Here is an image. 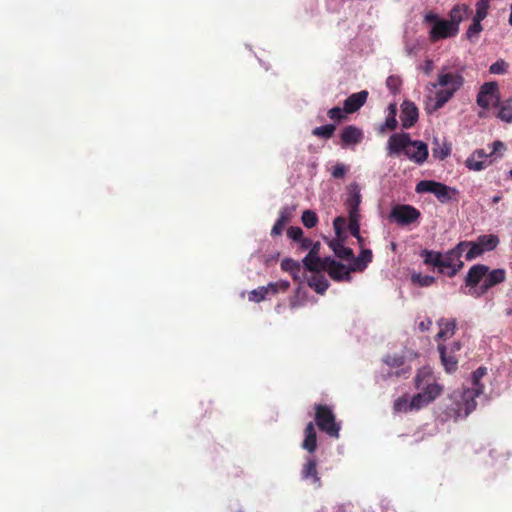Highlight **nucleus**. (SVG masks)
I'll return each instance as SVG.
<instances>
[{"label":"nucleus","instance_id":"nucleus-39","mask_svg":"<svg viewBox=\"0 0 512 512\" xmlns=\"http://www.w3.org/2000/svg\"><path fill=\"white\" fill-rule=\"evenodd\" d=\"M490 0H477L474 18L484 20L487 17Z\"/></svg>","mask_w":512,"mask_h":512},{"label":"nucleus","instance_id":"nucleus-52","mask_svg":"<svg viewBox=\"0 0 512 512\" xmlns=\"http://www.w3.org/2000/svg\"><path fill=\"white\" fill-rule=\"evenodd\" d=\"M297 263L298 261H295L291 258H284L281 261V269L285 272L290 273L295 268Z\"/></svg>","mask_w":512,"mask_h":512},{"label":"nucleus","instance_id":"nucleus-42","mask_svg":"<svg viewBox=\"0 0 512 512\" xmlns=\"http://www.w3.org/2000/svg\"><path fill=\"white\" fill-rule=\"evenodd\" d=\"M267 296H269L267 288H265V286H260L249 293V300L251 302L259 303L265 300Z\"/></svg>","mask_w":512,"mask_h":512},{"label":"nucleus","instance_id":"nucleus-29","mask_svg":"<svg viewBox=\"0 0 512 512\" xmlns=\"http://www.w3.org/2000/svg\"><path fill=\"white\" fill-rule=\"evenodd\" d=\"M437 324L439 326V332L436 336L437 339L447 338L454 335L457 326L456 319L441 318L438 320Z\"/></svg>","mask_w":512,"mask_h":512},{"label":"nucleus","instance_id":"nucleus-45","mask_svg":"<svg viewBox=\"0 0 512 512\" xmlns=\"http://www.w3.org/2000/svg\"><path fill=\"white\" fill-rule=\"evenodd\" d=\"M490 147L491 151L490 153L487 154L491 155V159H493V162L498 158L502 157L503 151L505 150V144L502 141L496 140L490 145Z\"/></svg>","mask_w":512,"mask_h":512},{"label":"nucleus","instance_id":"nucleus-22","mask_svg":"<svg viewBox=\"0 0 512 512\" xmlns=\"http://www.w3.org/2000/svg\"><path fill=\"white\" fill-rule=\"evenodd\" d=\"M319 247V243L314 244L313 248L309 251V253L303 258L302 262L304 268L310 272H319L324 268V264L320 257L317 255V249Z\"/></svg>","mask_w":512,"mask_h":512},{"label":"nucleus","instance_id":"nucleus-59","mask_svg":"<svg viewBox=\"0 0 512 512\" xmlns=\"http://www.w3.org/2000/svg\"><path fill=\"white\" fill-rule=\"evenodd\" d=\"M500 199H501V197H500V196H498V195H496V196H494V197L492 198V202H493V203H497V202H499V201H500Z\"/></svg>","mask_w":512,"mask_h":512},{"label":"nucleus","instance_id":"nucleus-2","mask_svg":"<svg viewBox=\"0 0 512 512\" xmlns=\"http://www.w3.org/2000/svg\"><path fill=\"white\" fill-rule=\"evenodd\" d=\"M487 374L486 367H479L471 375L472 387L455 390L449 395L450 403L444 411L447 419L466 418L477 406L476 398L484 392L481 379Z\"/></svg>","mask_w":512,"mask_h":512},{"label":"nucleus","instance_id":"nucleus-14","mask_svg":"<svg viewBox=\"0 0 512 512\" xmlns=\"http://www.w3.org/2000/svg\"><path fill=\"white\" fill-rule=\"evenodd\" d=\"M301 479L312 484L316 489L321 488L322 482L317 470V460L313 456L305 459V463L301 469Z\"/></svg>","mask_w":512,"mask_h":512},{"label":"nucleus","instance_id":"nucleus-18","mask_svg":"<svg viewBox=\"0 0 512 512\" xmlns=\"http://www.w3.org/2000/svg\"><path fill=\"white\" fill-rule=\"evenodd\" d=\"M418 116V108L413 102L404 101L402 103L400 120L403 128L409 129L414 126L418 120Z\"/></svg>","mask_w":512,"mask_h":512},{"label":"nucleus","instance_id":"nucleus-56","mask_svg":"<svg viewBox=\"0 0 512 512\" xmlns=\"http://www.w3.org/2000/svg\"><path fill=\"white\" fill-rule=\"evenodd\" d=\"M446 348L448 349V352H450V353H457L461 349V344H460V342L455 341V342L447 345Z\"/></svg>","mask_w":512,"mask_h":512},{"label":"nucleus","instance_id":"nucleus-50","mask_svg":"<svg viewBox=\"0 0 512 512\" xmlns=\"http://www.w3.org/2000/svg\"><path fill=\"white\" fill-rule=\"evenodd\" d=\"M346 173L347 167L342 163L336 164L335 166H333L331 170V175L335 179L343 178L346 175Z\"/></svg>","mask_w":512,"mask_h":512},{"label":"nucleus","instance_id":"nucleus-55","mask_svg":"<svg viewBox=\"0 0 512 512\" xmlns=\"http://www.w3.org/2000/svg\"><path fill=\"white\" fill-rule=\"evenodd\" d=\"M265 288H267V293L269 295H275L277 294L278 292H280V289L278 288V286L276 285L275 282H270L268 283Z\"/></svg>","mask_w":512,"mask_h":512},{"label":"nucleus","instance_id":"nucleus-35","mask_svg":"<svg viewBox=\"0 0 512 512\" xmlns=\"http://www.w3.org/2000/svg\"><path fill=\"white\" fill-rule=\"evenodd\" d=\"M360 219L361 215H349V223L347 225L351 235L356 238L359 243L363 240L360 234Z\"/></svg>","mask_w":512,"mask_h":512},{"label":"nucleus","instance_id":"nucleus-31","mask_svg":"<svg viewBox=\"0 0 512 512\" xmlns=\"http://www.w3.org/2000/svg\"><path fill=\"white\" fill-rule=\"evenodd\" d=\"M476 242L483 253L494 250L499 245V238L494 234H484L477 237Z\"/></svg>","mask_w":512,"mask_h":512},{"label":"nucleus","instance_id":"nucleus-16","mask_svg":"<svg viewBox=\"0 0 512 512\" xmlns=\"http://www.w3.org/2000/svg\"><path fill=\"white\" fill-rule=\"evenodd\" d=\"M341 146L343 148L353 147L359 144L363 137V130L355 125H347L345 126L339 135Z\"/></svg>","mask_w":512,"mask_h":512},{"label":"nucleus","instance_id":"nucleus-34","mask_svg":"<svg viewBox=\"0 0 512 512\" xmlns=\"http://www.w3.org/2000/svg\"><path fill=\"white\" fill-rule=\"evenodd\" d=\"M306 281L319 294H323L329 286L328 280L323 275L313 274L311 277H307Z\"/></svg>","mask_w":512,"mask_h":512},{"label":"nucleus","instance_id":"nucleus-51","mask_svg":"<svg viewBox=\"0 0 512 512\" xmlns=\"http://www.w3.org/2000/svg\"><path fill=\"white\" fill-rule=\"evenodd\" d=\"M287 235L293 241H300L303 238V230L298 226H292L287 230Z\"/></svg>","mask_w":512,"mask_h":512},{"label":"nucleus","instance_id":"nucleus-24","mask_svg":"<svg viewBox=\"0 0 512 512\" xmlns=\"http://www.w3.org/2000/svg\"><path fill=\"white\" fill-rule=\"evenodd\" d=\"M438 350L440 353V359L444 366V369L447 373H453L457 370L458 367V358L456 353L448 352V349L445 345H438Z\"/></svg>","mask_w":512,"mask_h":512},{"label":"nucleus","instance_id":"nucleus-43","mask_svg":"<svg viewBox=\"0 0 512 512\" xmlns=\"http://www.w3.org/2000/svg\"><path fill=\"white\" fill-rule=\"evenodd\" d=\"M318 222L317 214L312 210H305L302 214V223L307 228H313Z\"/></svg>","mask_w":512,"mask_h":512},{"label":"nucleus","instance_id":"nucleus-11","mask_svg":"<svg viewBox=\"0 0 512 512\" xmlns=\"http://www.w3.org/2000/svg\"><path fill=\"white\" fill-rule=\"evenodd\" d=\"M506 279V271L502 268H497L493 270L487 271V274L484 277V281L482 284H480L478 290L472 291V297L474 298H480L484 294L487 293L489 289L492 287L504 282Z\"/></svg>","mask_w":512,"mask_h":512},{"label":"nucleus","instance_id":"nucleus-4","mask_svg":"<svg viewBox=\"0 0 512 512\" xmlns=\"http://www.w3.org/2000/svg\"><path fill=\"white\" fill-rule=\"evenodd\" d=\"M415 387L419 392L415 394V402L421 404V407H426L436 400L442 392L443 386L439 384L433 375L430 368L424 367L419 369L415 379Z\"/></svg>","mask_w":512,"mask_h":512},{"label":"nucleus","instance_id":"nucleus-37","mask_svg":"<svg viewBox=\"0 0 512 512\" xmlns=\"http://www.w3.org/2000/svg\"><path fill=\"white\" fill-rule=\"evenodd\" d=\"M422 256L424 257V262L426 264L432 265L434 267H437L440 271L441 268V260H442V253L436 252V251H430V250H423Z\"/></svg>","mask_w":512,"mask_h":512},{"label":"nucleus","instance_id":"nucleus-60","mask_svg":"<svg viewBox=\"0 0 512 512\" xmlns=\"http://www.w3.org/2000/svg\"><path fill=\"white\" fill-rule=\"evenodd\" d=\"M511 12H510V16H509V24L512 26V4H511V8H510Z\"/></svg>","mask_w":512,"mask_h":512},{"label":"nucleus","instance_id":"nucleus-46","mask_svg":"<svg viewBox=\"0 0 512 512\" xmlns=\"http://www.w3.org/2000/svg\"><path fill=\"white\" fill-rule=\"evenodd\" d=\"M412 281L422 287H428L435 282V278L430 275H423L421 273L413 274Z\"/></svg>","mask_w":512,"mask_h":512},{"label":"nucleus","instance_id":"nucleus-26","mask_svg":"<svg viewBox=\"0 0 512 512\" xmlns=\"http://www.w3.org/2000/svg\"><path fill=\"white\" fill-rule=\"evenodd\" d=\"M329 246L333 250L334 254L341 259L350 261L353 258V251L351 248L346 247L343 240L337 237L330 241Z\"/></svg>","mask_w":512,"mask_h":512},{"label":"nucleus","instance_id":"nucleus-8","mask_svg":"<svg viewBox=\"0 0 512 512\" xmlns=\"http://www.w3.org/2000/svg\"><path fill=\"white\" fill-rule=\"evenodd\" d=\"M315 421L319 429L328 436L338 438L340 424L335 421V415L331 407L315 404Z\"/></svg>","mask_w":512,"mask_h":512},{"label":"nucleus","instance_id":"nucleus-13","mask_svg":"<svg viewBox=\"0 0 512 512\" xmlns=\"http://www.w3.org/2000/svg\"><path fill=\"white\" fill-rule=\"evenodd\" d=\"M383 362L390 368L383 378L400 377L410 372V367L405 366V357L403 355L394 354L387 355L383 358Z\"/></svg>","mask_w":512,"mask_h":512},{"label":"nucleus","instance_id":"nucleus-9","mask_svg":"<svg viewBox=\"0 0 512 512\" xmlns=\"http://www.w3.org/2000/svg\"><path fill=\"white\" fill-rule=\"evenodd\" d=\"M420 218V211L408 204L394 205L389 214V220L402 227L418 223Z\"/></svg>","mask_w":512,"mask_h":512},{"label":"nucleus","instance_id":"nucleus-17","mask_svg":"<svg viewBox=\"0 0 512 512\" xmlns=\"http://www.w3.org/2000/svg\"><path fill=\"white\" fill-rule=\"evenodd\" d=\"M362 201L361 188L358 183H351L348 187L346 206L348 215H360V204Z\"/></svg>","mask_w":512,"mask_h":512},{"label":"nucleus","instance_id":"nucleus-7","mask_svg":"<svg viewBox=\"0 0 512 512\" xmlns=\"http://www.w3.org/2000/svg\"><path fill=\"white\" fill-rule=\"evenodd\" d=\"M500 99L499 85L496 81L483 83L476 96V103L482 109L478 113L479 118L486 117V111L491 107L495 108Z\"/></svg>","mask_w":512,"mask_h":512},{"label":"nucleus","instance_id":"nucleus-40","mask_svg":"<svg viewBox=\"0 0 512 512\" xmlns=\"http://www.w3.org/2000/svg\"><path fill=\"white\" fill-rule=\"evenodd\" d=\"M481 21L482 20L473 17L472 23L470 24L466 31V36L469 40H473L474 38H476L482 31L483 28L481 25Z\"/></svg>","mask_w":512,"mask_h":512},{"label":"nucleus","instance_id":"nucleus-58","mask_svg":"<svg viewBox=\"0 0 512 512\" xmlns=\"http://www.w3.org/2000/svg\"><path fill=\"white\" fill-rule=\"evenodd\" d=\"M300 246L303 250L312 249V241L308 238H302L300 241Z\"/></svg>","mask_w":512,"mask_h":512},{"label":"nucleus","instance_id":"nucleus-25","mask_svg":"<svg viewBox=\"0 0 512 512\" xmlns=\"http://www.w3.org/2000/svg\"><path fill=\"white\" fill-rule=\"evenodd\" d=\"M292 217V208L285 206L281 209L278 219L272 227L271 235L278 236L281 235L286 224L290 221Z\"/></svg>","mask_w":512,"mask_h":512},{"label":"nucleus","instance_id":"nucleus-48","mask_svg":"<svg viewBox=\"0 0 512 512\" xmlns=\"http://www.w3.org/2000/svg\"><path fill=\"white\" fill-rule=\"evenodd\" d=\"M290 274L295 281L304 282L307 279L306 269L299 262L296 264L295 268L290 272Z\"/></svg>","mask_w":512,"mask_h":512},{"label":"nucleus","instance_id":"nucleus-33","mask_svg":"<svg viewBox=\"0 0 512 512\" xmlns=\"http://www.w3.org/2000/svg\"><path fill=\"white\" fill-rule=\"evenodd\" d=\"M433 145H434L432 147L433 158H435L437 160H444L450 155L451 147L446 141L441 143L437 137H434Z\"/></svg>","mask_w":512,"mask_h":512},{"label":"nucleus","instance_id":"nucleus-23","mask_svg":"<svg viewBox=\"0 0 512 512\" xmlns=\"http://www.w3.org/2000/svg\"><path fill=\"white\" fill-rule=\"evenodd\" d=\"M495 109V117L498 120L507 124L512 123V97L504 100L500 99L496 104Z\"/></svg>","mask_w":512,"mask_h":512},{"label":"nucleus","instance_id":"nucleus-53","mask_svg":"<svg viewBox=\"0 0 512 512\" xmlns=\"http://www.w3.org/2000/svg\"><path fill=\"white\" fill-rule=\"evenodd\" d=\"M434 67V63L432 60L427 59L424 61V63L420 66V69L426 74L430 75Z\"/></svg>","mask_w":512,"mask_h":512},{"label":"nucleus","instance_id":"nucleus-61","mask_svg":"<svg viewBox=\"0 0 512 512\" xmlns=\"http://www.w3.org/2000/svg\"><path fill=\"white\" fill-rule=\"evenodd\" d=\"M506 315H507V316H511V315H512V307H511V308H508V309L506 310Z\"/></svg>","mask_w":512,"mask_h":512},{"label":"nucleus","instance_id":"nucleus-28","mask_svg":"<svg viewBox=\"0 0 512 512\" xmlns=\"http://www.w3.org/2000/svg\"><path fill=\"white\" fill-rule=\"evenodd\" d=\"M304 434L305 438L302 443L303 449L307 450L309 453H314L317 447V437L316 430L312 422H309L306 425Z\"/></svg>","mask_w":512,"mask_h":512},{"label":"nucleus","instance_id":"nucleus-3","mask_svg":"<svg viewBox=\"0 0 512 512\" xmlns=\"http://www.w3.org/2000/svg\"><path fill=\"white\" fill-rule=\"evenodd\" d=\"M388 156L404 154L416 165H423L429 156L428 145L421 140H412L409 133H394L387 141Z\"/></svg>","mask_w":512,"mask_h":512},{"label":"nucleus","instance_id":"nucleus-41","mask_svg":"<svg viewBox=\"0 0 512 512\" xmlns=\"http://www.w3.org/2000/svg\"><path fill=\"white\" fill-rule=\"evenodd\" d=\"M401 85H402V80L399 76L390 75L386 79V87L393 95H396L397 93H399Z\"/></svg>","mask_w":512,"mask_h":512},{"label":"nucleus","instance_id":"nucleus-62","mask_svg":"<svg viewBox=\"0 0 512 512\" xmlns=\"http://www.w3.org/2000/svg\"><path fill=\"white\" fill-rule=\"evenodd\" d=\"M509 176L512 177V169L509 171Z\"/></svg>","mask_w":512,"mask_h":512},{"label":"nucleus","instance_id":"nucleus-27","mask_svg":"<svg viewBox=\"0 0 512 512\" xmlns=\"http://www.w3.org/2000/svg\"><path fill=\"white\" fill-rule=\"evenodd\" d=\"M458 248H460L462 254L465 252V258L468 261L474 260L483 254L476 241H460Z\"/></svg>","mask_w":512,"mask_h":512},{"label":"nucleus","instance_id":"nucleus-10","mask_svg":"<svg viewBox=\"0 0 512 512\" xmlns=\"http://www.w3.org/2000/svg\"><path fill=\"white\" fill-rule=\"evenodd\" d=\"M462 252L458 248V244L445 253H442L440 273L449 277L455 276L463 267L461 260Z\"/></svg>","mask_w":512,"mask_h":512},{"label":"nucleus","instance_id":"nucleus-5","mask_svg":"<svg viewBox=\"0 0 512 512\" xmlns=\"http://www.w3.org/2000/svg\"><path fill=\"white\" fill-rule=\"evenodd\" d=\"M424 23L431 25L429 38L432 42L453 38L459 33V28H456L448 19L440 18L432 11L424 15Z\"/></svg>","mask_w":512,"mask_h":512},{"label":"nucleus","instance_id":"nucleus-44","mask_svg":"<svg viewBox=\"0 0 512 512\" xmlns=\"http://www.w3.org/2000/svg\"><path fill=\"white\" fill-rule=\"evenodd\" d=\"M508 71V64L505 60L499 59L489 67V72L494 75H503Z\"/></svg>","mask_w":512,"mask_h":512},{"label":"nucleus","instance_id":"nucleus-47","mask_svg":"<svg viewBox=\"0 0 512 512\" xmlns=\"http://www.w3.org/2000/svg\"><path fill=\"white\" fill-rule=\"evenodd\" d=\"M346 114L345 108H340L338 106L329 109L327 112L328 117L336 122L342 121L346 117Z\"/></svg>","mask_w":512,"mask_h":512},{"label":"nucleus","instance_id":"nucleus-1","mask_svg":"<svg viewBox=\"0 0 512 512\" xmlns=\"http://www.w3.org/2000/svg\"><path fill=\"white\" fill-rule=\"evenodd\" d=\"M465 66L458 60L449 61L444 64L438 73L437 81L427 85L428 92L438 89L435 95H427L425 102V110L432 114L441 109L449 102L455 94L464 86Z\"/></svg>","mask_w":512,"mask_h":512},{"label":"nucleus","instance_id":"nucleus-19","mask_svg":"<svg viewBox=\"0 0 512 512\" xmlns=\"http://www.w3.org/2000/svg\"><path fill=\"white\" fill-rule=\"evenodd\" d=\"M368 98V91L361 90L357 93H353L349 95L344 100V108L346 113H354L358 111L367 101Z\"/></svg>","mask_w":512,"mask_h":512},{"label":"nucleus","instance_id":"nucleus-30","mask_svg":"<svg viewBox=\"0 0 512 512\" xmlns=\"http://www.w3.org/2000/svg\"><path fill=\"white\" fill-rule=\"evenodd\" d=\"M372 251L370 249H363L357 257L350 260L352 261V269L356 271H364L368 264L372 261Z\"/></svg>","mask_w":512,"mask_h":512},{"label":"nucleus","instance_id":"nucleus-21","mask_svg":"<svg viewBox=\"0 0 512 512\" xmlns=\"http://www.w3.org/2000/svg\"><path fill=\"white\" fill-rule=\"evenodd\" d=\"M353 271L355 270L352 269V264H350V266H345L334 260H331V264L328 268V274L336 281H350V273Z\"/></svg>","mask_w":512,"mask_h":512},{"label":"nucleus","instance_id":"nucleus-36","mask_svg":"<svg viewBox=\"0 0 512 512\" xmlns=\"http://www.w3.org/2000/svg\"><path fill=\"white\" fill-rule=\"evenodd\" d=\"M396 112H397V106L395 103H391L388 106V113L385 118L384 124L381 126V130L385 129H395L397 126V120H396Z\"/></svg>","mask_w":512,"mask_h":512},{"label":"nucleus","instance_id":"nucleus-32","mask_svg":"<svg viewBox=\"0 0 512 512\" xmlns=\"http://www.w3.org/2000/svg\"><path fill=\"white\" fill-rule=\"evenodd\" d=\"M469 12V7L465 4L455 5L449 13V21L460 29L461 22L466 18Z\"/></svg>","mask_w":512,"mask_h":512},{"label":"nucleus","instance_id":"nucleus-49","mask_svg":"<svg viewBox=\"0 0 512 512\" xmlns=\"http://www.w3.org/2000/svg\"><path fill=\"white\" fill-rule=\"evenodd\" d=\"M347 225H348L347 221L344 217L339 216L334 219L333 227H334L337 237L340 238L343 230L346 228Z\"/></svg>","mask_w":512,"mask_h":512},{"label":"nucleus","instance_id":"nucleus-20","mask_svg":"<svg viewBox=\"0 0 512 512\" xmlns=\"http://www.w3.org/2000/svg\"><path fill=\"white\" fill-rule=\"evenodd\" d=\"M422 409L420 403L415 402V395L409 397L405 394L394 401L393 410L395 413H408Z\"/></svg>","mask_w":512,"mask_h":512},{"label":"nucleus","instance_id":"nucleus-6","mask_svg":"<svg viewBox=\"0 0 512 512\" xmlns=\"http://www.w3.org/2000/svg\"><path fill=\"white\" fill-rule=\"evenodd\" d=\"M417 193H431L440 203L458 201L459 190L434 180H422L416 185Z\"/></svg>","mask_w":512,"mask_h":512},{"label":"nucleus","instance_id":"nucleus-57","mask_svg":"<svg viewBox=\"0 0 512 512\" xmlns=\"http://www.w3.org/2000/svg\"><path fill=\"white\" fill-rule=\"evenodd\" d=\"M280 291H287L290 287V282L287 280H279L275 282Z\"/></svg>","mask_w":512,"mask_h":512},{"label":"nucleus","instance_id":"nucleus-54","mask_svg":"<svg viewBox=\"0 0 512 512\" xmlns=\"http://www.w3.org/2000/svg\"><path fill=\"white\" fill-rule=\"evenodd\" d=\"M431 325H432V320L430 318H426V319L422 320L421 322H419L418 328L420 331L424 332V331H428L430 329Z\"/></svg>","mask_w":512,"mask_h":512},{"label":"nucleus","instance_id":"nucleus-15","mask_svg":"<svg viewBox=\"0 0 512 512\" xmlns=\"http://www.w3.org/2000/svg\"><path fill=\"white\" fill-rule=\"evenodd\" d=\"M492 163L491 155H488L484 149H477L465 160V167L470 171L478 172Z\"/></svg>","mask_w":512,"mask_h":512},{"label":"nucleus","instance_id":"nucleus-12","mask_svg":"<svg viewBox=\"0 0 512 512\" xmlns=\"http://www.w3.org/2000/svg\"><path fill=\"white\" fill-rule=\"evenodd\" d=\"M488 266L484 264H476L470 267L465 277V286L468 288L466 294L472 296L473 290H478L480 284L483 283L484 277L487 274Z\"/></svg>","mask_w":512,"mask_h":512},{"label":"nucleus","instance_id":"nucleus-38","mask_svg":"<svg viewBox=\"0 0 512 512\" xmlns=\"http://www.w3.org/2000/svg\"><path fill=\"white\" fill-rule=\"evenodd\" d=\"M335 129V124H325L314 128L312 134L323 139H329L334 134Z\"/></svg>","mask_w":512,"mask_h":512}]
</instances>
